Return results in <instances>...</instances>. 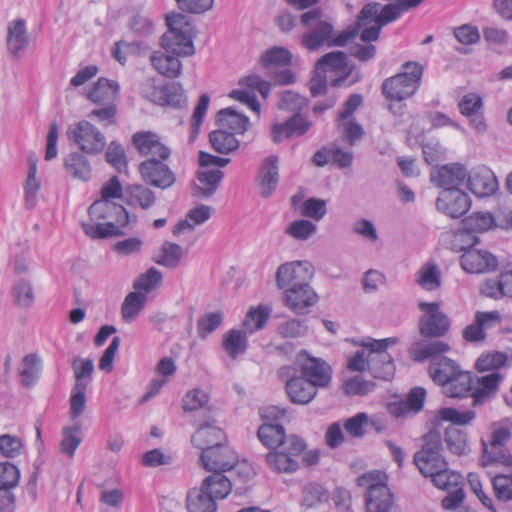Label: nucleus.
Listing matches in <instances>:
<instances>
[{
    "label": "nucleus",
    "mask_w": 512,
    "mask_h": 512,
    "mask_svg": "<svg viewBox=\"0 0 512 512\" xmlns=\"http://www.w3.org/2000/svg\"><path fill=\"white\" fill-rule=\"evenodd\" d=\"M89 222H83L82 228L92 239H107L122 236L124 228L136 222V216H130L127 210L115 202L95 200L88 209Z\"/></svg>",
    "instance_id": "obj_1"
},
{
    "label": "nucleus",
    "mask_w": 512,
    "mask_h": 512,
    "mask_svg": "<svg viewBox=\"0 0 512 512\" xmlns=\"http://www.w3.org/2000/svg\"><path fill=\"white\" fill-rule=\"evenodd\" d=\"M449 350L450 346L445 341L420 340L412 344L409 353L412 359L418 362L430 359L428 369L430 377L435 383L444 386L461 370L455 361L443 356Z\"/></svg>",
    "instance_id": "obj_2"
},
{
    "label": "nucleus",
    "mask_w": 512,
    "mask_h": 512,
    "mask_svg": "<svg viewBox=\"0 0 512 512\" xmlns=\"http://www.w3.org/2000/svg\"><path fill=\"white\" fill-rule=\"evenodd\" d=\"M168 30L161 37V46L176 56H192L195 53L193 38L196 34L191 18L181 13L167 15Z\"/></svg>",
    "instance_id": "obj_3"
},
{
    "label": "nucleus",
    "mask_w": 512,
    "mask_h": 512,
    "mask_svg": "<svg viewBox=\"0 0 512 512\" xmlns=\"http://www.w3.org/2000/svg\"><path fill=\"white\" fill-rule=\"evenodd\" d=\"M423 73L424 67L419 62L403 63L398 74L383 81V95L388 100L396 102L412 97L420 87Z\"/></svg>",
    "instance_id": "obj_4"
},
{
    "label": "nucleus",
    "mask_w": 512,
    "mask_h": 512,
    "mask_svg": "<svg viewBox=\"0 0 512 512\" xmlns=\"http://www.w3.org/2000/svg\"><path fill=\"white\" fill-rule=\"evenodd\" d=\"M438 416L441 420L453 424L445 430L444 440L448 450L458 456L468 454L470 445L467 434L458 425L468 424L475 418L476 413L472 410L458 411L454 408H442L439 410Z\"/></svg>",
    "instance_id": "obj_5"
},
{
    "label": "nucleus",
    "mask_w": 512,
    "mask_h": 512,
    "mask_svg": "<svg viewBox=\"0 0 512 512\" xmlns=\"http://www.w3.org/2000/svg\"><path fill=\"white\" fill-rule=\"evenodd\" d=\"M357 484L366 488V512H388L393 505V495L387 486V476L381 471H370L357 478Z\"/></svg>",
    "instance_id": "obj_6"
},
{
    "label": "nucleus",
    "mask_w": 512,
    "mask_h": 512,
    "mask_svg": "<svg viewBox=\"0 0 512 512\" xmlns=\"http://www.w3.org/2000/svg\"><path fill=\"white\" fill-rule=\"evenodd\" d=\"M398 342L396 337L376 340L370 337L364 338L359 345L368 348V369L373 377L390 380L395 373V365L387 348Z\"/></svg>",
    "instance_id": "obj_7"
},
{
    "label": "nucleus",
    "mask_w": 512,
    "mask_h": 512,
    "mask_svg": "<svg viewBox=\"0 0 512 512\" xmlns=\"http://www.w3.org/2000/svg\"><path fill=\"white\" fill-rule=\"evenodd\" d=\"M306 447L302 438L289 435L282 445L266 454L267 466L277 473H293L299 468V458Z\"/></svg>",
    "instance_id": "obj_8"
},
{
    "label": "nucleus",
    "mask_w": 512,
    "mask_h": 512,
    "mask_svg": "<svg viewBox=\"0 0 512 512\" xmlns=\"http://www.w3.org/2000/svg\"><path fill=\"white\" fill-rule=\"evenodd\" d=\"M140 93L147 100L160 106L184 108L187 105L184 89L177 82L159 85L154 78H147L141 84Z\"/></svg>",
    "instance_id": "obj_9"
},
{
    "label": "nucleus",
    "mask_w": 512,
    "mask_h": 512,
    "mask_svg": "<svg viewBox=\"0 0 512 512\" xmlns=\"http://www.w3.org/2000/svg\"><path fill=\"white\" fill-rule=\"evenodd\" d=\"M67 138L87 154H98L106 146L103 133L86 120L70 125L67 129Z\"/></svg>",
    "instance_id": "obj_10"
},
{
    "label": "nucleus",
    "mask_w": 512,
    "mask_h": 512,
    "mask_svg": "<svg viewBox=\"0 0 512 512\" xmlns=\"http://www.w3.org/2000/svg\"><path fill=\"white\" fill-rule=\"evenodd\" d=\"M442 444L440 436L436 433H429L424 439L420 451L414 455V463L425 477L441 471L447 466V462L441 454Z\"/></svg>",
    "instance_id": "obj_11"
},
{
    "label": "nucleus",
    "mask_w": 512,
    "mask_h": 512,
    "mask_svg": "<svg viewBox=\"0 0 512 512\" xmlns=\"http://www.w3.org/2000/svg\"><path fill=\"white\" fill-rule=\"evenodd\" d=\"M333 25L327 21H318L302 37V45L309 51L318 50L321 46H345L349 40L355 37V31L342 32L333 37Z\"/></svg>",
    "instance_id": "obj_12"
},
{
    "label": "nucleus",
    "mask_w": 512,
    "mask_h": 512,
    "mask_svg": "<svg viewBox=\"0 0 512 512\" xmlns=\"http://www.w3.org/2000/svg\"><path fill=\"white\" fill-rule=\"evenodd\" d=\"M413 8L408 0H399L396 3L386 4L382 8L379 3H368L358 15V25L367 26L371 21H378L380 26H385Z\"/></svg>",
    "instance_id": "obj_13"
},
{
    "label": "nucleus",
    "mask_w": 512,
    "mask_h": 512,
    "mask_svg": "<svg viewBox=\"0 0 512 512\" xmlns=\"http://www.w3.org/2000/svg\"><path fill=\"white\" fill-rule=\"evenodd\" d=\"M314 272L313 265L308 261L284 263L276 273L278 288H309Z\"/></svg>",
    "instance_id": "obj_14"
},
{
    "label": "nucleus",
    "mask_w": 512,
    "mask_h": 512,
    "mask_svg": "<svg viewBox=\"0 0 512 512\" xmlns=\"http://www.w3.org/2000/svg\"><path fill=\"white\" fill-rule=\"evenodd\" d=\"M419 309L423 316L419 320V332L424 337H441L447 333L450 321L446 314L441 312L438 302H419Z\"/></svg>",
    "instance_id": "obj_15"
},
{
    "label": "nucleus",
    "mask_w": 512,
    "mask_h": 512,
    "mask_svg": "<svg viewBox=\"0 0 512 512\" xmlns=\"http://www.w3.org/2000/svg\"><path fill=\"white\" fill-rule=\"evenodd\" d=\"M143 180L156 188L168 189L176 182L173 170L160 158H147L139 165Z\"/></svg>",
    "instance_id": "obj_16"
},
{
    "label": "nucleus",
    "mask_w": 512,
    "mask_h": 512,
    "mask_svg": "<svg viewBox=\"0 0 512 512\" xmlns=\"http://www.w3.org/2000/svg\"><path fill=\"white\" fill-rule=\"evenodd\" d=\"M202 466L212 472H226L238 463V455L229 445L216 444L204 449L200 457Z\"/></svg>",
    "instance_id": "obj_17"
},
{
    "label": "nucleus",
    "mask_w": 512,
    "mask_h": 512,
    "mask_svg": "<svg viewBox=\"0 0 512 512\" xmlns=\"http://www.w3.org/2000/svg\"><path fill=\"white\" fill-rule=\"evenodd\" d=\"M502 322V316L498 311H477L474 322L467 325L462 331V337L469 343L483 342L488 330H491Z\"/></svg>",
    "instance_id": "obj_18"
},
{
    "label": "nucleus",
    "mask_w": 512,
    "mask_h": 512,
    "mask_svg": "<svg viewBox=\"0 0 512 512\" xmlns=\"http://www.w3.org/2000/svg\"><path fill=\"white\" fill-rule=\"evenodd\" d=\"M509 439L510 432L507 428L500 427L496 429L492 434L490 445L484 446L481 458L482 466L486 467L492 464L512 465V457L504 447Z\"/></svg>",
    "instance_id": "obj_19"
},
{
    "label": "nucleus",
    "mask_w": 512,
    "mask_h": 512,
    "mask_svg": "<svg viewBox=\"0 0 512 512\" xmlns=\"http://www.w3.org/2000/svg\"><path fill=\"white\" fill-rule=\"evenodd\" d=\"M297 361L301 367L302 376L316 387H325L331 381V367L324 360L312 357L305 351L301 352Z\"/></svg>",
    "instance_id": "obj_20"
},
{
    "label": "nucleus",
    "mask_w": 512,
    "mask_h": 512,
    "mask_svg": "<svg viewBox=\"0 0 512 512\" xmlns=\"http://www.w3.org/2000/svg\"><path fill=\"white\" fill-rule=\"evenodd\" d=\"M132 144L138 153L147 158H160L167 160L171 150L162 141L160 136L152 131H138L132 136Z\"/></svg>",
    "instance_id": "obj_21"
},
{
    "label": "nucleus",
    "mask_w": 512,
    "mask_h": 512,
    "mask_svg": "<svg viewBox=\"0 0 512 512\" xmlns=\"http://www.w3.org/2000/svg\"><path fill=\"white\" fill-rule=\"evenodd\" d=\"M471 206L468 194L460 189L442 190L436 200L437 209L451 218L463 216Z\"/></svg>",
    "instance_id": "obj_22"
},
{
    "label": "nucleus",
    "mask_w": 512,
    "mask_h": 512,
    "mask_svg": "<svg viewBox=\"0 0 512 512\" xmlns=\"http://www.w3.org/2000/svg\"><path fill=\"white\" fill-rule=\"evenodd\" d=\"M279 158L276 155L266 157L258 170L257 183L263 198H269L279 182Z\"/></svg>",
    "instance_id": "obj_23"
},
{
    "label": "nucleus",
    "mask_w": 512,
    "mask_h": 512,
    "mask_svg": "<svg viewBox=\"0 0 512 512\" xmlns=\"http://www.w3.org/2000/svg\"><path fill=\"white\" fill-rule=\"evenodd\" d=\"M460 263L466 272L478 274L494 270L497 259L490 252L473 247L462 254Z\"/></svg>",
    "instance_id": "obj_24"
},
{
    "label": "nucleus",
    "mask_w": 512,
    "mask_h": 512,
    "mask_svg": "<svg viewBox=\"0 0 512 512\" xmlns=\"http://www.w3.org/2000/svg\"><path fill=\"white\" fill-rule=\"evenodd\" d=\"M460 113L469 119L471 126L479 133L486 131V123L483 116V100L476 93L464 95L459 103Z\"/></svg>",
    "instance_id": "obj_25"
},
{
    "label": "nucleus",
    "mask_w": 512,
    "mask_h": 512,
    "mask_svg": "<svg viewBox=\"0 0 512 512\" xmlns=\"http://www.w3.org/2000/svg\"><path fill=\"white\" fill-rule=\"evenodd\" d=\"M467 170L461 164H447L441 167L437 174L431 175L432 181L443 190H456L467 180Z\"/></svg>",
    "instance_id": "obj_26"
},
{
    "label": "nucleus",
    "mask_w": 512,
    "mask_h": 512,
    "mask_svg": "<svg viewBox=\"0 0 512 512\" xmlns=\"http://www.w3.org/2000/svg\"><path fill=\"white\" fill-rule=\"evenodd\" d=\"M311 122L300 114H295L283 123L272 126V137L275 143L294 136L304 135L311 127Z\"/></svg>",
    "instance_id": "obj_27"
},
{
    "label": "nucleus",
    "mask_w": 512,
    "mask_h": 512,
    "mask_svg": "<svg viewBox=\"0 0 512 512\" xmlns=\"http://www.w3.org/2000/svg\"><path fill=\"white\" fill-rule=\"evenodd\" d=\"M470 191L478 197H487L498 189V181L493 172L487 167L479 168L467 176Z\"/></svg>",
    "instance_id": "obj_28"
},
{
    "label": "nucleus",
    "mask_w": 512,
    "mask_h": 512,
    "mask_svg": "<svg viewBox=\"0 0 512 512\" xmlns=\"http://www.w3.org/2000/svg\"><path fill=\"white\" fill-rule=\"evenodd\" d=\"M317 388L305 377H292L286 382V392L293 403L307 404L317 394Z\"/></svg>",
    "instance_id": "obj_29"
},
{
    "label": "nucleus",
    "mask_w": 512,
    "mask_h": 512,
    "mask_svg": "<svg viewBox=\"0 0 512 512\" xmlns=\"http://www.w3.org/2000/svg\"><path fill=\"white\" fill-rule=\"evenodd\" d=\"M503 379L504 375L500 372H492L478 377L472 392L473 404H482L486 399L494 395Z\"/></svg>",
    "instance_id": "obj_30"
},
{
    "label": "nucleus",
    "mask_w": 512,
    "mask_h": 512,
    "mask_svg": "<svg viewBox=\"0 0 512 512\" xmlns=\"http://www.w3.org/2000/svg\"><path fill=\"white\" fill-rule=\"evenodd\" d=\"M319 297L315 290H285L286 306L296 314H305L314 306Z\"/></svg>",
    "instance_id": "obj_31"
},
{
    "label": "nucleus",
    "mask_w": 512,
    "mask_h": 512,
    "mask_svg": "<svg viewBox=\"0 0 512 512\" xmlns=\"http://www.w3.org/2000/svg\"><path fill=\"white\" fill-rule=\"evenodd\" d=\"M223 177L224 173L219 169L199 171L197 181L193 185V195L199 198L212 196L218 189Z\"/></svg>",
    "instance_id": "obj_32"
},
{
    "label": "nucleus",
    "mask_w": 512,
    "mask_h": 512,
    "mask_svg": "<svg viewBox=\"0 0 512 512\" xmlns=\"http://www.w3.org/2000/svg\"><path fill=\"white\" fill-rule=\"evenodd\" d=\"M186 507L188 512H216L217 501L201 484L199 488H193L188 492Z\"/></svg>",
    "instance_id": "obj_33"
},
{
    "label": "nucleus",
    "mask_w": 512,
    "mask_h": 512,
    "mask_svg": "<svg viewBox=\"0 0 512 512\" xmlns=\"http://www.w3.org/2000/svg\"><path fill=\"white\" fill-rule=\"evenodd\" d=\"M28 175L24 184V205L28 210L36 207L41 198V179L37 177V163L34 159H28Z\"/></svg>",
    "instance_id": "obj_34"
},
{
    "label": "nucleus",
    "mask_w": 512,
    "mask_h": 512,
    "mask_svg": "<svg viewBox=\"0 0 512 512\" xmlns=\"http://www.w3.org/2000/svg\"><path fill=\"white\" fill-rule=\"evenodd\" d=\"M179 57L180 56H176L166 51H158L152 54L151 63L163 76L167 78H176L182 72V64Z\"/></svg>",
    "instance_id": "obj_35"
},
{
    "label": "nucleus",
    "mask_w": 512,
    "mask_h": 512,
    "mask_svg": "<svg viewBox=\"0 0 512 512\" xmlns=\"http://www.w3.org/2000/svg\"><path fill=\"white\" fill-rule=\"evenodd\" d=\"M248 334L245 329H230L223 334L222 347L231 359L235 360L245 354L248 349Z\"/></svg>",
    "instance_id": "obj_36"
},
{
    "label": "nucleus",
    "mask_w": 512,
    "mask_h": 512,
    "mask_svg": "<svg viewBox=\"0 0 512 512\" xmlns=\"http://www.w3.org/2000/svg\"><path fill=\"white\" fill-rule=\"evenodd\" d=\"M26 23L23 19H16L8 25L7 47L10 53L17 57L28 45Z\"/></svg>",
    "instance_id": "obj_37"
},
{
    "label": "nucleus",
    "mask_w": 512,
    "mask_h": 512,
    "mask_svg": "<svg viewBox=\"0 0 512 512\" xmlns=\"http://www.w3.org/2000/svg\"><path fill=\"white\" fill-rule=\"evenodd\" d=\"M271 313L272 307L269 304L251 306L242 321V326L249 334L262 330L271 317Z\"/></svg>",
    "instance_id": "obj_38"
},
{
    "label": "nucleus",
    "mask_w": 512,
    "mask_h": 512,
    "mask_svg": "<svg viewBox=\"0 0 512 512\" xmlns=\"http://www.w3.org/2000/svg\"><path fill=\"white\" fill-rule=\"evenodd\" d=\"M217 121L222 127L230 129L233 134H244L250 127L249 118L232 107L220 110Z\"/></svg>",
    "instance_id": "obj_39"
},
{
    "label": "nucleus",
    "mask_w": 512,
    "mask_h": 512,
    "mask_svg": "<svg viewBox=\"0 0 512 512\" xmlns=\"http://www.w3.org/2000/svg\"><path fill=\"white\" fill-rule=\"evenodd\" d=\"M191 440L193 445L203 452L204 449L223 442V440H225V434L220 428L213 424L206 423L197 429Z\"/></svg>",
    "instance_id": "obj_40"
},
{
    "label": "nucleus",
    "mask_w": 512,
    "mask_h": 512,
    "mask_svg": "<svg viewBox=\"0 0 512 512\" xmlns=\"http://www.w3.org/2000/svg\"><path fill=\"white\" fill-rule=\"evenodd\" d=\"M124 199L126 204L131 207L147 210L154 205L156 196L151 189L144 185H132L126 188Z\"/></svg>",
    "instance_id": "obj_41"
},
{
    "label": "nucleus",
    "mask_w": 512,
    "mask_h": 512,
    "mask_svg": "<svg viewBox=\"0 0 512 512\" xmlns=\"http://www.w3.org/2000/svg\"><path fill=\"white\" fill-rule=\"evenodd\" d=\"M150 290H134L124 299L121 314L126 322H132L144 309Z\"/></svg>",
    "instance_id": "obj_42"
},
{
    "label": "nucleus",
    "mask_w": 512,
    "mask_h": 512,
    "mask_svg": "<svg viewBox=\"0 0 512 512\" xmlns=\"http://www.w3.org/2000/svg\"><path fill=\"white\" fill-rule=\"evenodd\" d=\"M443 391L445 395L452 398L466 396L473 387L472 375L469 372L459 370L449 382L445 383Z\"/></svg>",
    "instance_id": "obj_43"
},
{
    "label": "nucleus",
    "mask_w": 512,
    "mask_h": 512,
    "mask_svg": "<svg viewBox=\"0 0 512 512\" xmlns=\"http://www.w3.org/2000/svg\"><path fill=\"white\" fill-rule=\"evenodd\" d=\"M118 92L119 85L117 82L107 78H100L90 90L88 97L94 103H112L116 99Z\"/></svg>",
    "instance_id": "obj_44"
},
{
    "label": "nucleus",
    "mask_w": 512,
    "mask_h": 512,
    "mask_svg": "<svg viewBox=\"0 0 512 512\" xmlns=\"http://www.w3.org/2000/svg\"><path fill=\"white\" fill-rule=\"evenodd\" d=\"M42 368L43 362L40 356L35 353L27 354L19 368L23 385L26 387L34 385L40 377Z\"/></svg>",
    "instance_id": "obj_45"
},
{
    "label": "nucleus",
    "mask_w": 512,
    "mask_h": 512,
    "mask_svg": "<svg viewBox=\"0 0 512 512\" xmlns=\"http://www.w3.org/2000/svg\"><path fill=\"white\" fill-rule=\"evenodd\" d=\"M257 435L261 443L272 450L288 439L283 426L278 423H264L258 428Z\"/></svg>",
    "instance_id": "obj_46"
},
{
    "label": "nucleus",
    "mask_w": 512,
    "mask_h": 512,
    "mask_svg": "<svg viewBox=\"0 0 512 512\" xmlns=\"http://www.w3.org/2000/svg\"><path fill=\"white\" fill-rule=\"evenodd\" d=\"M476 368L480 372L497 371L501 368L512 366V356L501 351L483 353L477 359Z\"/></svg>",
    "instance_id": "obj_47"
},
{
    "label": "nucleus",
    "mask_w": 512,
    "mask_h": 512,
    "mask_svg": "<svg viewBox=\"0 0 512 512\" xmlns=\"http://www.w3.org/2000/svg\"><path fill=\"white\" fill-rule=\"evenodd\" d=\"M212 214V208L200 204L189 210L187 213L186 219L178 222L173 229V233L178 235L182 233L186 229L192 230L195 225H201L205 223Z\"/></svg>",
    "instance_id": "obj_48"
},
{
    "label": "nucleus",
    "mask_w": 512,
    "mask_h": 512,
    "mask_svg": "<svg viewBox=\"0 0 512 512\" xmlns=\"http://www.w3.org/2000/svg\"><path fill=\"white\" fill-rule=\"evenodd\" d=\"M202 484L216 501L227 497L232 489L230 480L223 472H213L202 481Z\"/></svg>",
    "instance_id": "obj_49"
},
{
    "label": "nucleus",
    "mask_w": 512,
    "mask_h": 512,
    "mask_svg": "<svg viewBox=\"0 0 512 512\" xmlns=\"http://www.w3.org/2000/svg\"><path fill=\"white\" fill-rule=\"evenodd\" d=\"M66 171L74 178L87 181L91 178V167L87 158L79 153L69 154L64 162Z\"/></svg>",
    "instance_id": "obj_50"
},
{
    "label": "nucleus",
    "mask_w": 512,
    "mask_h": 512,
    "mask_svg": "<svg viewBox=\"0 0 512 512\" xmlns=\"http://www.w3.org/2000/svg\"><path fill=\"white\" fill-rule=\"evenodd\" d=\"M209 140L213 149L221 154H229L239 147L235 134L225 130L211 132Z\"/></svg>",
    "instance_id": "obj_51"
},
{
    "label": "nucleus",
    "mask_w": 512,
    "mask_h": 512,
    "mask_svg": "<svg viewBox=\"0 0 512 512\" xmlns=\"http://www.w3.org/2000/svg\"><path fill=\"white\" fill-rule=\"evenodd\" d=\"M317 69L343 73L347 70V55L342 51H332L322 56L317 62Z\"/></svg>",
    "instance_id": "obj_52"
},
{
    "label": "nucleus",
    "mask_w": 512,
    "mask_h": 512,
    "mask_svg": "<svg viewBox=\"0 0 512 512\" xmlns=\"http://www.w3.org/2000/svg\"><path fill=\"white\" fill-rule=\"evenodd\" d=\"M494 224L493 216L488 212H474L462 220L465 230H469L474 235L479 232L487 231Z\"/></svg>",
    "instance_id": "obj_53"
},
{
    "label": "nucleus",
    "mask_w": 512,
    "mask_h": 512,
    "mask_svg": "<svg viewBox=\"0 0 512 512\" xmlns=\"http://www.w3.org/2000/svg\"><path fill=\"white\" fill-rule=\"evenodd\" d=\"M79 433L80 427L78 425L64 427L62 430L60 450L69 458H73V456L75 455V451L82 442Z\"/></svg>",
    "instance_id": "obj_54"
},
{
    "label": "nucleus",
    "mask_w": 512,
    "mask_h": 512,
    "mask_svg": "<svg viewBox=\"0 0 512 512\" xmlns=\"http://www.w3.org/2000/svg\"><path fill=\"white\" fill-rule=\"evenodd\" d=\"M292 61V54L284 47H272L268 49L260 58V63L264 67L287 66Z\"/></svg>",
    "instance_id": "obj_55"
},
{
    "label": "nucleus",
    "mask_w": 512,
    "mask_h": 512,
    "mask_svg": "<svg viewBox=\"0 0 512 512\" xmlns=\"http://www.w3.org/2000/svg\"><path fill=\"white\" fill-rule=\"evenodd\" d=\"M428 477H431L434 485L442 490H452L453 487L462 485L463 482L462 475L447 469V466L439 472L436 471L435 474L428 475Z\"/></svg>",
    "instance_id": "obj_56"
},
{
    "label": "nucleus",
    "mask_w": 512,
    "mask_h": 512,
    "mask_svg": "<svg viewBox=\"0 0 512 512\" xmlns=\"http://www.w3.org/2000/svg\"><path fill=\"white\" fill-rule=\"evenodd\" d=\"M183 256V249L180 245L171 242H165L162 245L161 253L156 262L168 268H175L179 265Z\"/></svg>",
    "instance_id": "obj_57"
},
{
    "label": "nucleus",
    "mask_w": 512,
    "mask_h": 512,
    "mask_svg": "<svg viewBox=\"0 0 512 512\" xmlns=\"http://www.w3.org/2000/svg\"><path fill=\"white\" fill-rule=\"evenodd\" d=\"M327 500L328 493L323 486L317 483H309L305 485L301 501L302 506L312 508Z\"/></svg>",
    "instance_id": "obj_58"
},
{
    "label": "nucleus",
    "mask_w": 512,
    "mask_h": 512,
    "mask_svg": "<svg viewBox=\"0 0 512 512\" xmlns=\"http://www.w3.org/2000/svg\"><path fill=\"white\" fill-rule=\"evenodd\" d=\"M223 321V313L212 312L202 316L197 323V332L200 338L205 339L215 331Z\"/></svg>",
    "instance_id": "obj_59"
},
{
    "label": "nucleus",
    "mask_w": 512,
    "mask_h": 512,
    "mask_svg": "<svg viewBox=\"0 0 512 512\" xmlns=\"http://www.w3.org/2000/svg\"><path fill=\"white\" fill-rule=\"evenodd\" d=\"M316 225L309 220H295L286 228V233L297 240H306L316 232Z\"/></svg>",
    "instance_id": "obj_60"
},
{
    "label": "nucleus",
    "mask_w": 512,
    "mask_h": 512,
    "mask_svg": "<svg viewBox=\"0 0 512 512\" xmlns=\"http://www.w3.org/2000/svg\"><path fill=\"white\" fill-rule=\"evenodd\" d=\"M417 283L423 287H439L441 285L439 267L435 263H426L418 272Z\"/></svg>",
    "instance_id": "obj_61"
},
{
    "label": "nucleus",
    "mask_w": 512,
    "mask_h": 512,
    "mask_svg": "<svg viewBox=\"0 0 512 512\" xmlns=\"http://www.w3.org/2000/svg\"><path fill=\"white\" fill-rule=\"evenodd\" d=\"M75 374V385H81L83 388H87L91 375L94 371L93 361L90 359H77L73 364Z\"/></svg>",
    "instance_id": "obj_62"
},
{
    "label": "nucleus",
    "mask_w": 512,
    "mask_h": 512,
    "mask_svg": "<svg viewBox=\"0 0 512 512\" xmlns=\"http://www.w3.org/2000/svg\"><path fill=\"white\" fill-rule=\"evenodd\" d=\"M20 478V472L14 464L10 462H0V489L9 490L15 487Z\"/></svg>",
    "instance_id": "obj_63"
},
{
    "label": "nucleus",
    "mask_w": 512,
    "mask_h": 512,
    "mask_svg": "<svg viewBox=\"0 0 512 512\" xmlns=\"http://www.w3.org/2000/svg\"><path fill=\"white\" fill-rule=\"evenodd\" d=\"M492 484L495 494L499 500H512V475H496L492 479Z\"/></svg>",
    "instance_id": "obj_64"
}]
</instances>
